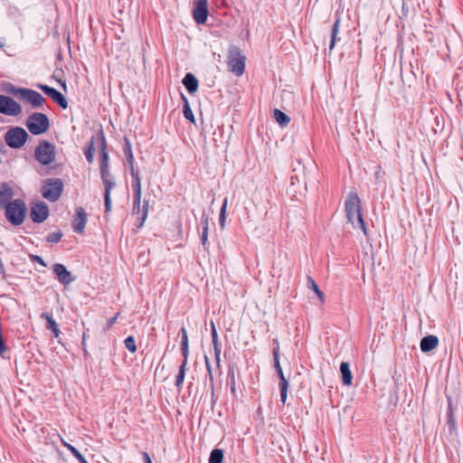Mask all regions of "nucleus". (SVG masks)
<instances>
[{
  "instance_id": "nucleus-37",
  "label": "nucleus",
  "mask_w": 463,
  "mask_h": 463,
  "mask_svg": "<svg viewBox=\"0 0 463 463\" xmlns=\"http://www.w3.org/2000/svg\"><path fill=\"white\" fill-rule=\"evenodd\" d=\"M125 156H126V160L128 164L130 175L139 173L137 170L135 169V166H134V161H135L134 155L130 154V155H127Z\"/></svg>"
},
{
  "instance_id": "nucleus-4",
  "label": "nucleus",
  "mask_w": 463,
  "mask_h": 463,
  "mask_svg": "<svg viewBox=\"0 0 463 463\" xmlns=\"http://www.w3.org/2000/svg\"><path fill=\"white\" fill-rule=\"evenodd\" d=\"M63 182L61 178H48L41 189L43 197L53 203L59 200L63 192Z\"/></svg>"
},
{
  "instance_id": "nucleus-41",
  "label": "nucleus",
  "mask_w": 463,
  "mask_h": 463,
  "mask_svg": "<svg viewBox=\"0 0 463 463\" xmlns=\"http://www.w3.org/2000/svg\"><path fill=\"white\" fill-rule=\"evenodd\" d=\"M16 97L27 100L29 99V90L27 89H16Z\"/></svg>"
},
{
  "instance_id": "nucleus-52",
  "label": "nucleus",
  "mask_w": 463,
  "mask_h": 463,
  "mask_svg": "<svg viewBox=\"0 0 463 463\" xmlns=\"http://www.w3.org/2000/svg\"><path fill=\"white\" fill-rule=\"evenodd\" d=\"M141 455H142V458H143L144 463H153V462H152V459H151V458H150V456H149V454H148L147 452L143 451V452L141 453Z\"/></svg>"
},
{
  "instance_id": "nucleus-48",
  "label": "nucleus",
  "mask_w": 463,
  "mask_h": 463,
  "mask_svg": "<svg viewBox=\"0 0 463 463\" xmlns=\"http://www.w3.org/2000/svg\"><path fill=\"white\" fill-rule=\"evenodd\" d=\"M181 353H182V355L184 357L183 362H182L181 364H184L186 366L187 365V361H188V355H189V348L181 349Z\"/></svg>"
},
{
  "instance_id": "nucleus-25",
  "label": "nucleus",
  "mask_w": 463,
  "mask_h": 463,
  "mask_svg": "<svg viewBox=\"0 0 463 463\" xmlns=\"http://www.w3.org/2000/svg\"><path fill=\"white\" fill-rule=\"evenodd\" d=\"M97 146V139H96V135L93 136L89 143V146L87 147V149L85 150L84 152V155L86 156V159L88 161L89 164H92L93 163V160H94V151H95V146Z\"/></svg>"
},
{
  "instance_id": "nucleus-60",
  "label": "nucleus",
  "mask_w": 463,
  "mask_h": 463,
  "mask_svg": "<svg viewBox=\"0 0 463 463\" xmlns=\"http://www.w3.org/2000/svg\"><path fill=\"white\" fill-rule=\"evenodd\" d=\"M273 344H274V347H279V348L278 339H274V340H273Z\"/></svg>"
},
{
  "instance_id": "nucleus-27",
  "label": "nucleus",
  "mask_w": 463,
  "mask_h": 463,
  "mask_svg": "<svg viewBox=\"0 0 463 463\" xmlns=\"http://www.w3.org/2000/svg\"><path fill=\"white\" fill-rule=\"evenodd\" d=\"M182 99L184 100V108H183L184 117L190 122L194 123L195 118H194L193 110L189 105L187 99L184 95H182Z\"/></svg>"
},
{
  "instance_id": "nucleus-32",
  "label": "nucleus",
  "mask_w": 463,
  "mask_h": 463,
  "mask_svg": "<svg viewBox=\"0 0 463 463\" xmlns=\"http://www.w3.org/2000/svg\"><path fill=\"white\" fill-rule=\"evenodd\" d=\"M130 175L132 177L131 186L133 189V194H142L141 178L139 173H136Z\"/></svg>"
},
{
  "instance_id": "nucleus-11",
  "label": "nucleus",
  "mask_w": 463,
  "mask_h": 463,
  "mask_svg": "<svg viewBox=\"0 0 463 463\" xmlns=\"http://www.w3.org/2000/svg\"><path fill=\"white\" fill-rule=\"evenodd\" d=\"M49 207L43 202L38 201L31 204V220L33 222L41 223L49 216Z\"/></svg>"
},
{
  "instance_id": "nucleus-21",
  "label": "nucleus",
  "mask_w": 463,
  "mask_h": 463,
  "mask_svg": "<svg viewBox=\"0 0 463 463\" xmlns=\"http://www.w3.org/2000/svg\"><path fill=\"white\" fill-rule=\"evenodd\" d=\"M340 373L342 377V383L344 385L350 386L353 382V374L350 370V364L347 362H342L340 364Z\"/></svg>"
},
{
  "instance_id": "nucleus-5",
  "label": "nucleus",
  "mask_w": 463,
  "mask_h": 463,
  "mask_svg": "<svg viewBox=\"0 0 463 463\" xmlns=\"http://www.w3.org/2000/svg\"><path fill=\"white\" fill-rule=\"evenodd\" d=\"M246 57L241 53V51L236 46H232L228 53L227 64L229 70L236 76H241L245 70Z\"/></svg>"
},
{
  "instance_id": "nucleus-15",
  "label": "nucleus",
  "mask_w": 463,
  "mask_h": 463,
  "mask_svg": "<svg viewBox=\"0 0 463 463\" xmlns=\"http://www.w3.org/2000/svg\"><path fill=\"white\" fill-rule=\"evenodd\" d=\"M193 17L198 24H205L208 17V5H203L194 3Z\"/></svg>"
},
{
  "instance_id": "nucleus-28",
  "label": "nucleus",
  "mask_w": 463,
  "mask_h": 463,
  "mask_svg": "<svg viewBox=\"0 0 463 463\" xmlns=\"http://www.w3.org/2000/svg\"><path fill=\"white\" fill-rule=\"evenodd\" d=\"M273 360H274V367L276 369L277 374L279 377L285 376L282 371L280 363H279V348L273 347L272 350Z\"/></svg>"
},
{
  "instance_id": "nucleus-50",
  "label": "nucleus",
  "mask_w": 463,
  "mask_h": 463,
  "mask_svg": "<svg viewBox=\"0 0 463 463\" xmlns=\"http://www.w3.org/2000/svg\"><path fill=\"white\" fill-rule=\"evenodd\" d=\"M36 87L40 89L44 94L47 93L48 90H50V86L43 84V83H37Z\"/></svg>"
},
{
  "instance_id": "nucleus-43",
  "label": "nucleus",
  "mask_w": 463,
  "mask_h": 463,
  "mask_svg": "<svg viewBox=\"0 0 463 463\" xmlns=\"http://www.w3.org/2000/svg\"><path fill=\"white\" fill-rule=\"evenodd\" d=\"M71 454L78 459L80 463H89L78 449H71Z\"/></svg>"
},
{
  "instance_id": "nucleus-18",
  "label": "nucleus",
  "mask_w": 463,
  "mask_h": 463,
  "mask_svg": "<svg viewBox=\"0 0 463 463\" xmlns=\"http://www.w3.org/2000/svg\"><path fill=\"white\" fill-rule=\"evenodd\" d=\"M182 83L184 84V86L185 87L186 90L190 93V94H193L194 92L197 91L198 90V86H199V83H198V80L197 79L195 78V76L191 73V72H187L183 80H182Z\"/></svg>"
},
{
  "instance_id": "nucleus-40",
  "label": "nucleus",
  "mask_w": 463,
  "mask_h": 463,
  "mask_svg": "<svg viewBox=\"0 0 463 463\" xmlns=\"http://www.w3.org/2000/svg\"><path fill=\"white\" fill-rule=\"evenodd\" d=\"M201 242L203 246L204 250H208L209 242H208V230L203 228L201 234Z\"/></svg>"
},
{
  "instance_id": "nucleus-2",
  "label": "nucleus",
  "mask_w": 463,
  "mask_h": 463,
  "mask_svg": "<svg viewBox=\"0 0 463 463\" xmlns=\"http://www.w3.org/2000/svg\"><path fill=\"white\" fill-rule=\"evenodd\" d=\"M5 216L14 225L21 224L26 217V204L22 200H14L5 205Z\"/></svg>"
},
{
  "instance_id": "nucleus-1",
  "label": "nucleus",
  "mask_w": 463,
  "mask_h": 463,
  "mask_svg": "<svg viewBox=\"0 0 463 463\" xmlns=\"http://www.w3.org/2000/svg\"><path fill=\"white\" fill-rule=\"evenodd\" d=\"M345 212L348 222L354 229H361L364 236L368 238V230L362 214L361 200L356 193L351 192L347 194L345 202Z\"/></svg>"
},
{
  "instance_id": "nucleus-61",
  "label": "nucleus",
  "mask_w": 463,
  "mask_h": 463,
  "mask_svg": "<svg viewBox=\"0 0 463 463\" xmlns=\"http://www.w3.org/2000/svg\"><path fill=\"white\" fill-rule=\"evenodd\" d=\"M61 86H62L63 90H66V83H65V81H62V82H61Z\"/></svg>"
},
{
  "instance_id": "nucleus-33",
  "label": "nucleus",
  "mask_w": 463,
  "mask_h": 463,
  "mask_svg": "<svg viewBox=\"0 0 463 463\" xmlns=\"http://www.w3.org/2000/svg\"><path fill=\"white\" fill-rule=\"evenodd\" d=\"M185 369L186 366L184 364H180L179 372L175 378V386L180 389L183 385L184 377H185Z\"/></svg>"
},
{
  "instance_id": "nucleus-22",
  "label": "nucleus",
  "mask_w": 463,
  "mask_h": 463,
  "mask_svg": "<svg viewBox=\"0 0 463 463\" xmlns=\"http://www.w3.org/2000/svg\"><path fill=\"white\" fill-rule=\"evenodd\" d=\"M42 317L46 320V328L52 331L55 338H58L61 331L53 317L47 312L43 313Z\"/></svg>"
},
{
  "instance_id": "nucleus-39",
  "label": "nucleus",
  "mask_w": 463,
  "mask_h": 463,
  "mask_svg": "<svg viewBox=\"0 0 463 463\" xmlns=\"http://www.w3.org/2000/svg\"><path fill=\"white\" fill-rule=\"evenodd\" d=\"M122 148L125 156L133 154L130 140L127 137H124V144Z\"/></svg>"
},
{
  "instance_id": "nucleus-38",
  "label": "nucleus",
  "mask_w": 463,
  "mask_h": 463,
  "mask_svg": "<svg viewBox=\"0 0 463 463\" xmlns=\"http://www.w3.org/2000/svg\"><path fill=\"white\" fill-rule=\"evenodd\" d=\"M1 89L6 93L16 94V88L12 83L3 82Z\"/></svg>"
},
{
  "instance_id": "nucleus-54",
  "label": "nucleus",
  "mask_w": 463,
  "mask_h": 463,
  "mask_svg": "<svg viewBox=\"0 0 463 463\" xmlns=\"http://www.w3.org/2000/svg\"><path fill=\"white\" fill-rule=\"evenodd\" d=\"M117 318H118V315H116L115 317L109 318L108 320V323H107V328L111 327L115 324Z\"/></svg>"
},
{
  "instance_id": "nucleus-55",
  "label": "nucleus",
  "mask_w": 463,
  "mask_h": 463,
  "mask_svg": "<svg viewBox=\"0 0 463 463\" xmlns=\"http://www.w3.org/2000/svg\"><path fill=\"white\" fill-rule=\"evenodd\" d=\"M56 89L51 87L50 90H48L47 93L45 95H47L48 97H50L52 99V97L54 95V93L56 92Z\"/></svg>"
},
{
  "instance_id": "nucleus-42",
  "label": "nucleus",
  "mask_w": 463,
  "mask_h": 463,
  "mask_svg": "<svg viewBox=\"0 0 463 463\" xmlns=\"http://www.w3.org/2000/svg\"><path fill=\"white\" fill-rule=\"evenodd\" d=\"M340 22L341 18L339 16L336 17L335 21L334 22L331 29V35H338L339 33V27H340Z\"/></svg>"
},
{
  "instance_id": "nucleus-30",
  "label": "nucleus",
  "mask_w": 463,
  "mask_h": 463,
  "mask_svg": "<svg viewBox=\"0 0 463 463\" xmlns=\"http://www.w3.org/2000/svg\"><path fill=\"white\" fill-rule=\"evenodd\" d=\"M223 451L221 449H213L209 457V463H222Z\"/></svg>"
},
{
  "instance_id": "nucleus-31",
  "label": "nucleus",
  "mask_w": 463,
  "mask_h": 463,
  "mask_svg": "<svg viewBox=\"0 0 463 463\" xmlns=\"http://www.w3.org/2000/svg\"><path fill=\"white\" fill-rule=\"evenodd\" d=\"M52 99L61 109H65L68 108V101L66 98L59 90H56L54 95L52 97Z\"/></svg>"
},
{
  "instance_id": "nucleus-44",
  "label": "nucleus",
  "mask_w": 463,
  "mask_h": 463,
  "mask_svg": "<svg viewBox=\"0 0 463 463\" xmlns=\"http://www.w3.org/2000/svg\"><path fill=\"white\" fill-rule=\"evenodd\" d=\"M204 359H205V365H206V369H207V373H208L210 381H211L212 384H213V377L212 366H211L209 359H208V357L206 355L204 356Z\"/></svg>"
},
{
  "instance_id": "nucleus-14",
  "label": "nucleus",
  "mask_w": 463,
  "mask_h": 463,
  "mask_svg": "<svg viewBox=\"0 0 463 463\" xmlns=\"http://www.w3.org/2000/svg\"><path fill=\"white\" fill-rule=\"evenodd\" d=\"M148 206H149V202L147 200L144 201V204L142 207H141V204H133L132 213L133 214H140V216L138 217L139 222H138V224H137V227L138 229L143 227V225L147 218Z\"/></svg>"
},
{
  "instance_id": "nucleus-49",
  "label": "nucleus",
  "mask_w": 463,
  "mask_h": 463,
  "mask_svg": "<svg viewBox=\"0 0 463 463\" xmlns=\"http://www.w3.org/2000/svg\"><path fill=\"white\" fill-rule=\"evenodd\" d=\"M340 40L337 35H331V41L329 44V51H333L335 45V43Z\"/></svg>"
},
{
  "instance_id": "nucleus-26",
  "label": "nucleus",
  "mask_w": 463,
  "mask_h": 463,
  "mask_svg": "<svg viewBox=\"0 0 463 463\" xmlns=\"http://www.w3.org/2000/svg\"><path fill=\"white\" fill-rule=\"evenodd\" d=\"M279 390H280V401L283 404L286 403L288 398V382L285 376L279 377Z\"/></svg>"
},
{
  "instance_id": "nucleus-19",
  "label": "nucleus",
  "mask_w": 463,
  "mask_h": 463,
  "mask_svg": "<svg viewBox=\"0 0 463 463\" xmlns=\"http://www.w3.org/2000/svg\"><path fill=\"white\" fill-rule=\"evenodd\" d=\"M211 335H212V341H213V350H214L215 360H216L217 364L219 365L220 364V355H221V345H220V342H219V338H218V333H217L215 325L213 321L211 322Z\"/></svg>"
},
{
  "instance_id": "nucleus-36",
  "label": "nucleus",
  "mask_w": 463,
  "mask_h": 463,
  "mask_svg": "<svg viewBox=\"0 0 463 463\" xmlns=\"http://www.w3.org/2000/svg\"><path fill=\"white\" fill-rule=\"evenodd\" d=\"M62 235L63 233L61 231L51 232L47 235L46 241L52 243H58L61 241Z\"/></svg>"
},
{
  "instance_id": "nucleus-59",
  "label": "nucleus",
  "mask_w": 463,
  "mask_h": 463,
  "mask_svg": "<svg viewBox=\"0 0 463 463\" xmlns=\"http://www.w3.org/2000/svg\"><path fill=\"white\" fill-rule=\"evenodd\" d=\"M189 348V342H182L181 341V349H186Z\"/></svg>"
},
{
  "instance_id": "nucleus-57",
  "label": "nucleus",
  "mask_w": 463,
  "mask_h": 463,
  "mask_svg": "<svg viewBox=\"0 0 463 463\" xmlns=\"http://www.w3.org/2000/svg\"><path fill=\"white\" fill-rule=\"evenodd\" d=\"M194 3L198 5H208V0H196Z\"/></svg>"
},
{
  "instance_id": "nucleus-29",
  "label": "nucleus",
  "mask_w": 463,
  "mask_h": 463,
  "mask_svg": "<svg viewBox=\"0 0 463 463\" xmlns=\"http://www.w3.org/2000/svg\"><path fill=\"white\" fill-rule=\"evenodd\" d=\"M307 287L317 294L321 302H324L325 294L319 289L316 281L310 276H307Z\"/></svg>"
},
{
  "instance_id": "nucleus-3",
  "label": "nucleus",
  "mask_w": 463,
  "mask_h": 463,
  "mask_svg": "<svg viewBox=\"0 0 463 463\" xmlns=\"http://www.w3.org/2000/svg\"><path fill=\"white\" fill-rule=\"evenodd\" d=\"M55 146L48 140H42L34 149L35 160L43 165H51L55 159Z\"/></svg>"
},
{
  "instance_id": "nucleus-35",
  "label": "nucleus",
  "mask_w": 463,
  "mask_h": 463,
  "mask_svg": "<svg viewBox=\"0 0 463 463\" xmlns=\"http://www.w3.org/2000/svg\"><path fill=\"white\" fill-rule=\"evenodd\" d=\"M226 207H227V198L224 199L222 205L221 207L220 215H219V222L222 229L225 226V219H226Z\"/></svg>"
},
{
  "instance_id": "nucleus-8",
  "label": "nucleus",
  "mask_w": 463,
  "mask_h": 463,
  "mask_svg": "<svg viewBox=\"0 0 463 463\" xmlns=\"http://www.w3.org/2000/svg\"><path fill=\"white\" fill-rule=\"evenodd\" d=\"M28 137L27 132L21 128L10 129L5 137L6 144L14 148L21 147Z\"/></svg>"
},
{
  "instance_id": "nucleus-9",
  "label": "nucleus",
  "mask_w": 463,
  "mask_h": 463,
  "mask_svg": "<svg viewBox=\"0 0 463 463\" xmlns=\"http://www.w3.org/2000/svg\"><path fill=\"white\" fill-rule=\"evenodd\" d=\"M22 112L21 106L13 99L0 95V113L6 116H17Z\"/></svg>"
},
{
  "instance_id": "nucleus-23",
  "label": "nucleus",
  "mask_w": 463,
  "mask_h": 463,
  "mask_svg": "<svg viewBox=\"0 0 463 463\" xmlns=\"http://www.w3.org/2000/svg\"><path fill=\"white\" fill-rule=\"evenodd\" d=\"M46 103V99L38 91L31 90V108L43 109Z\"/></svg>"
},
{
  "instance_id": "nucleus-16",
  "label": "nucleus",
  "mask_w": 463,
  "mask_h": 463,
  "mask_svg": "<svg viewBox=\"0 0 463 463\" xmlns=\"http://www.w3.org/2000/svg\"><path fill=\"white\" fill-rule=\"evenodd\" d=\"M446 426H447L448 431L450 435H454L457 433V421H456V418L454 416L453 408H452L450 399H449V402H448Z\"/></svg>"
},
{
  "instance_id": "nucleus-17",
  "label": "nucleus",
  "mask_w": 463,
  "mask_h": 463,
  "mask_svg": "<svg viewBox=\"0 0 463 463\" xmlns=\"http://www.w3.org/2000/svg\"><path fill=\"white\" fill-rule=\"evenodd\" d=\"M439 344V339L436 335H429L421 338L420 340V350L423 353H428L433 350Z\"/></svg>"
},
{
  "instance_id": "nucleus-47",
  "label": "nucleus",
  "mask_w": 463,
  "mask_h": 463,
  "mask_svg": "<svg viewBox=\"0 0 463 463\" xmlns=\"http://www.w3.org/2000/svg\"><path fill=\"white\" fill-rule=\"evenodd\" d=\"M179 334L181 335V341L182 342H189L187 331L184 327H182L179 331Z\"/></svg>"
},
{
  "instance_id": "nucleus-51",
  "label": "nucleus",
  "mask_w": 463,
  "mask_h": 463,
  "mask_svg": "<svg viewBox=\"0 0 463 463\" xmlns=\"http://www.w3.org/2000/svg\"><path fill=\"white\" fill-rule=\"evenodd\" d=\"M141 194H133V204H141Z\"/></svg>"
},
{
  "instance_id": "nucleus-34",
  "label": "nucleus",
  "mask_w": 463,
  "mask_h": 463,
  "mask_svg": "<svg viewBox=\"0 0 463 463\" xmlns=\"http://www.w3.org/2000/svg\"><path fill=\"white\" fill-rule=\"evenodd\" d=\"M124 344H125V346L126 348L130 352V353H136L137 351V345H136V340L134 338L133 335H128L125 340H124Z\"/></svg>"
},
{
  "instance_id": "nucleus-24",
  "label": "nucleus",
  "mask_w": 463,
  "mask_h": 463,
  "mask_svg": "<svg viewBox=\"0 0 463 463\" xmlns=\"http://www.w3.org/2000/svg\"><path fill=\"white\" fill-rule=\"evenodd\" d=\"M275 120L282 128L287 127L290 121V118L279 109H275L273 111Z\"/></svg>"
},
{
  "instance_id": "nucleus-13",
  "label": "nucleus",
  "mask_w": 463,
  "mask_h": 463,
  "mask_svg": "<svg viewBox=\"0 0 463 463\" xmlns=\"http://www.w3.org/2000/svg\"><path fill=\"white\" fill-rule=\"evenodd\" d=\"M87 223V213L82 207L76 209V215L72 222L73 231L77 233H82Z\"/></svg>"
},
{
  "instance_id": "nucleus-7",
  "label": "nucleus",
  "mask_w": 463,
  "mask_h": 463,
  "mask_svg": "<svg viewBox=\"0 0 463 463\" xmlns=\"http://www.w3.org/2000/svg\"><path fill=\"white\" fill-rule=\"evenodd\" d=\"M50 119L44 113H31V135L39 136L44 134L50 128Z\"/></svg>"
},
{
  "instance_id": "nucleus-12",
  "label": "nucleus",
  "mask_w": 463,
  "mask_h": 463,
  "mask_svg": "<svg viewBox=\"0 0 463 463\" xmlns=\"http://www.w3.org/2000/svg\"><path fill=\"white\" fill-rule=\"evenodd\" d=\"M53 273L59 282L64 286L71 284L74 280V277L63 264L55 263L53 265Z\"/></svg>"
},
{
  "instance_id": "nucleus-10",
  "label": "nucleus",
  "mask_w": 463,
  "mask_h": 463,
  "mask_svg": "<svg viewBox=\"0 0 463 463\" xmlns=\"http://www.w3.org/2000/svg\"><path fill=\"white\" fill-rule=\"evenodd\" d=\"M97 147L99 150V168L109 166V157L107 151L106 137L102 129L96 134Z\"/></svg>"
},
{
  "instance_id": "nucleus-6",
  "label": "nucleus",
  "mask_w": 463,
  "mask_h": 463,
  "mask_svg": "<svg viewBox=\"0 0 463 463\" xmlns=\"http://www.w3.org/2000/svg\"><path fill=\"white\" fill-rule=\"evenodd\" d=\"M100 177L104 184V206L105 213H109L111 211V190L116 186V183L109 173V166L100 168Z\"/></svg>"
},
{
  "instance_id": "nucleus-45",
  "label": "nucleus",
  "mask_w": 463,
  "mask_h": 463,
  "mask_svg": "<svg viewBox=\"0 0 463 463\" xmlns=\"http://www.w3.org/2000/svg\"><path fill=\"white\" fill-rule=\"evenodd\" d=\"M201 225H202V229L203 230V228H205L206 230H208V226H209V219H208V216L205 213H203L202 214V217H201Z\"/></svg>"
},
{
  "instance_id": "nucleus-56",
  "label": "nucleus",
  "mask_w": 463,
  "mask_h": 463,
  "mask_svg": "<svg viewBox=\"0 0 463 463\" xmlns=\"http://www.w3.org/2000/svg\"><path fill=\"white\" fill-rule=\"evenodd\" d=\"M230 383H231V391H232V392H235V379H234V375L232 376Z\"/></svg>"
},
{
  "instance_id": "nucleus-53",
  "label": "nucleus",
  "mask_w": 463,
  "mask_h": 463,
  "mask_svg": "<svg viewBox=\"0 0 463 463\" xmlns=\"http://www.w3.org/2000/svg\"><path fill=\"white\" fill-rule=\"evenodd\" d=\"M61 444L62 446H64L71 453V449H77L74 446H72L71 444L68 443L67 441H65L64 439H61Z\"/></svg>"
},
{
  "instance_id": "nucleus-20",
  "label": "nucleus",
  "mask_w": 463,
  "mask_h": 463,
  "mask_svg": "<svg viewBox=\"0 0 463 463\" xmlns=\"http://www.w3.org/2000/svg\"><path fill=\"white\" fill-rule=\"evenodd\" d=\"M13 195V190L8 184H0V207H5V205L9 203Z\"/></svg>"
},
{
  "instance_id": "nucleus-58",
  "label": "nucleus",
  "mask_w": 463,
  "mask_h": 463,
  "mask_svg": "<svg viewBox=\"0 0 463 463\" xmlns=\"http://www.w3.org/2000/svg\"><path fill=\"white\" fill-rule=\"evenodd\" d=\"M408 11H409V9H408V7L405 6V3L403 2L402 3V14H403V15H407L408 14Z\"/></svg>"
},
{
  "instance_id": "nucleus-46",
  "label": "nucleus",
  "mask_w": 463,
  "mask_h": 463,
  "mask_svg": "<svg viewBox=\"0 0 463 463\" xmlns=\"http://www.w3.org/2000/svg\"><path fill=\"white\" fill-rule=\"evenodd\" d=\"M31 260L38 262L43 267H46V263L44 262L43 259L42 257L38 256V255L31 254Z\"/></svg>"
}]
</instances>
